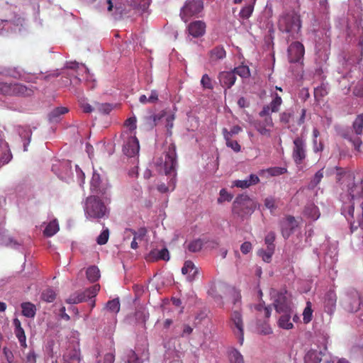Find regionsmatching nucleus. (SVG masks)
<instances>
[{"label": "nucleus", "mask_w": 363, "mask_h": 363, "mask_svg": "<svg viewBox=\"0 0 363 363\" xmlns=\"http://www.w3.org/2000/svg\"><path fill=\"white\" fill-rule=\"evenodd\" d=\"M278 26L281 31L289 34V37L296 38L301 28L300 16L294 11L283 13Z\"/></svg>", "instance_id": "7ed1b4c3"}, {"label": "nucleus", "mask_w": 363, "mask_h": 363, "mask_svg": "<svg viewBox=\"0 0 363 363\" xmlns=\"http://www.w3.org/2000/svg\"><path fill=\"white\" fill-rule=\"evenodd\" d=\"M264 206L266 208L270 210L271 212L277 208L276 202L274 198L269 196L265 199Z\"/></svg>", "instance_id": "bf43d9fd"}, {"label": "nucleus", "mask_w": 363, "mask_h": 363, "mask_svg": "<svg viewBox=\"0 0 363 363\" xmlns=\"http://www.w3.org/2000/svg\"><path fill=\"white\" fill-rule=\"evenodd\" d=\"M274 247H270V248L267 247V250H264L263 249L258 250L257 254L259 257H262L264 262L269 263L271 261L272 256L274 254Z\"/></svg>", "instance_id": "4c0bfd02"}, {"label": "nucleus", "mask_w": 363, "mask_h": 363, "mask_svg": "<svg viewBox=\"0 0 363 363\" xmlns=\"http://www.w3.org/2000/svg\"><path fill=\"white\" fill-rule=\"evenodd\" d=\"M268 172L272 176H278L286 172V169L282 167H274L269 169Z\"/></svg>", "instance_id": "69168bd1"}, {"label": "nucleus", "mask_w": 363, "mask_h": 363, "mask_svg": "<svg viewBox=\"0 0 363 363\" xmlns=\"http://www.w3.org/2000/svg\"><path fill=\"white\" fill-rule=\"evenodd\" d=\"M11 154L8 151L2 153L0 157V167L8 163L11 159Z\"/></svg>", "instance_id": "338daca9"}, {"label": "nucleus", "mask_w": 363, "mask_h": 363, "mask_svg": "<svg viewBox=\"0 0 363 363\" xmlns=\"http://www.w3.org/2000/svg\"><path fill=\"white\" fill-rule=\"evenodd\" d=\"M99 290V284H95L84 291H77L71 294L69 297L66 299V303L69 304H77L86 301L89 298L95 297Z\"/></svg>", "instance_id": "9d476101"}, {"label": "nucleus", "mask_w": 363, "mask_h": 363, "mask_svg": "<svg viewBox=\"0 0 363 363\" xmlns=\"http://www.w3.org/2000/svg\"><path fill=\"white\" fill-rule=\"evenodd\" d=\"M340 303L345 311L354 313L360 308L362 301L357 291L350 289L342 295Z\"/></svg>", "instance_id": "6e6552de"}, {"label": "nucleus", "mask_w": 363, "mask_h": 363, "mask_svg": "<svg viewBox=\"0 0 363 363\" xmlns=\"http://www.w3.org/2000/svg\"><path fill=\"white\" fill-rule=\"evenodd\" d=\"M187 122L186 124V129L189 130H194L197 128L199 125V121L197 117L191 113H187Z\"/></svg>", "instance_id": "473e14b6"}, {"label": "nucleus", "mask_w": 363, "mask_h": 363, "mask_svg": "<svg viewBox=\"0 0 363 363\" xmlns=\"http://www.w3.org/2000/svg\"><path fill=\"white\" fill-rule=\"evenodd\" d=\"M3 354L9 363H12L14 360V355L12 351L8 347H5L3 348Z\"/></svg>", "instance_id": "052dcab7"}, {"label": "nucleus", "mask_w": 363, "mask_h": 363, "mask_svg": "<svg viewBox=\"0 0 363 363\" xmlns=\"http://www.w3.org/2000/svg\"><path fill=\"white\" fill-rule=\"evenodd\" d=\"M7 75L14 79H26L22 73L21 72V71L18 70L17 68L9 69L7 71Z\"/></svg>", "instance_id": "5fc2aeb1"}, {"label": "nucleus", "mask_w": 363, "mask_h": 363, "mask_svg": "<svg viewBox=\"0 0 363 363\" xmlns=\"http://www.w3.org/2000/svg\"><path fill=\"white\" fill-rule=\"evenodd\" d=\"M272 98L269 104L264 106L262 110L259 113L258 118L252 123L256 130L262 135L270 137L272 128L274 123L271 116L272 113H276L279 111L282 104L281 97L277 93L272 92Z\"/></svg>", "instance_id": "f257e3e1"}, {"label": "nucleus", "mask_w": 363, "mask_h": 363, "mask_svg": "<svg viewBox=\"0 0 363 363\" xmlns=\"http://www.w3.org/2000/svg\"><path fill=\"white\" fill-rule=\"evenodd\" d=\"M353 93L357 96L363 97V79L355 86Z\"/></svg>", "instance_id": "e2e57ef3"}, {"label": "nucleus", "mask_w": 363, "mask_h": 363, "mask_svg": "<svg viewBox=\"0 0 363 363\" xmlns=\"http://www.w3.org/2000/svg\"><path fill=\"white\" fill-rule=\"evenodd\" d=\"M140 145L135 136H129L124 142L123 146V153L128 157H134L138 155Z\"/></svg>", "instance_id": "2eb2a0df"}, {"label": "nucleus", "mask_w": 363, "mask_h": 363, "mask_svg": "<svg viewBox=\"0 0 363 363\" xmlns=\"http://www.w3.org/2000/svg\"><path fill=\"white\" fill-rule=\"evenodd\" d=\"M207 316V313L206 311H199L194 317V326L196 327L201 322L205 319Z\"/></svg>", "instance_id": "4d7b16f0"}, {"label": "nucleus", "mask_w": 363, "mask_h": 363, "mask_svg": "<svg viewBox=\"0 0 363 363\" xmlns=\"http://www.w3.org/2000/svg\"><path fill=\"white\" fill-rule=\"evenodd\" d=\"M58 223L55 220L50 221L45 227L43 233L47 237L53 236L59 230Z\"/></svg>", "instance_id": "7c9ffc66"}, {"label": "nucleus", "mask_w": 363, "mask_h": 363, "mask_svg": "<svg viewBox=\"0 0 363 363\" xmlns=\"http://www.w3.org/2000/svg\"><path fill=\"white\" fill-rule=\"evenodd\" d=\"M203 246V242L201 239H196L191 241L188 245L187 249L191 252H199Z\"/></svg>", "instance_id": "a19ab883"}, {"label": "nucleus", "mask_w": 363, "mask_h": 363, "mask_svg": "<svg viewBox=\"0 0 363 363\" xmlns=\"http://www.w3.org/2000/svg\"><path fill=\"white\" fill-rule=\"evenodd\" d=\"M347 139L352 143L354 149L359 151L362 145L361 139L358 137H349Z\"/></svg>", "instance_id": "0e129e2a"}, {"label": "nucleus", "mask_w": 363, "mask_h": 363, "mask_svg": "<svg viewBox=\"0 0 363 363\" xmlns=\"http://www.w3.org/2000/svg\"><path fill=\"white\" fill-rule=\"evenodd\" d=\"M278 319V325L279 328L285 330H290L294 328V324L291 321V315H293V310L291 312H282Z\"/></svg>", "instance_id": "393cba45"}, {"label": "nucleus", "mask_w": 363, "mask_h": 363, "mask_svg": "<svg viewBox=\"0 0 363 363\" xmlns=\"http://www.w3.org/2000/svg\"><path fill=\"white\" fill-rule=\"evenodd\" d=\"M274 240H275V235L273 232H270L266 235L264 240H265V243L267 245L268 248H270V247L274 248V245L273 244Z\"/></svg>", "instance_id": "680f3d73"}, {"label": "nucleus", "mask_w": 363, "mask_h": 363, "mask_svg": "<svg viewBox=\"0 0 363 363\" xmlns=\"http://www.w3.org/2000/svg\"><path fill=\"white\" fill-rule=\"evenodd\" d=\"M125 355L127 359L125 363H142L133 350H128Z\"/></svg>", "instance_id": "49530a36"}, {"label": "nucleus", "mask_w": 363, "mask_h": 363, "mask_svg": "<svg viewBox=\"0 0 363 363\" xmlns=\"http://www.w3.org/2000/svg\"><path fill=\"white\" fill-rule=\"evenodd\" d=\"M32 133L30 129H23L21 132H20V135L21 138H27L28 140L27 142H24L23 146H24V150H27V146L29 144L30 141V137H31Z\"/></svg>", "instance_id": "13d9d810"}, {"label": "nucleus", "mask_w": 363, "mask_h": 363, "mask_svg": "<svg viewBox=\"0 0 363 363\" xmlns=\"http://www.w3.org/2000/svg\"><path fill=\"white\" fill-rule=\"evenodd\" d=\"M328 93V87L324 84H322L314 89V96L317 100H320L322 97L327 95Z\"/></svg>", "instance_id": "c03bdc74"}, {"label": "nucleus", "mask_w": 363, "mask_h": 363, "mask_svg": "<svg viewBox=\"0 0 363 363\" xmlns=\"http://www.w3.org/2000/svg\"><path fill=\"white\" fill-rule=\"evenodd\" d=\"M56 293L52 289H47L42 293V298L46 302L51 303L55 301Z\"/></svg>", "instance_id": "79ce46f5"}, {"label": "nucleus", "mask_w": 363, "mask_h": 363, "mask_svg": "<svg viewBox=\"0 0 363 363\" xmlns=\"http://www.w3.org/2000/svg\"><path fill=\"white\" fill-rule=\"evenodd\" d=\"M242 131V128L239 125H234L232 127L230 131H228L226 128L223 129V134L224 138H225V135L228 134V138H231V137L234 135L238 134Z\"/></svg>", "instance_id": "603ef678"}, {"label": "nucleus", "mask_w": 363, "mask_h": 363, "mask_svg": "<svg viewBox=\"0 0 363 363\" xmlns=\"http://www.w3.org/2000/svg\"><path fill=\"white\" fill-rule=\"evenodd\" d=\"M68 112L66 107L60 106L54 108L48 115L50 121H56L57 118Z\"/></svg>", "instance_id": "2f4dec72"}, {"label": "nucleus", "mask_w": 363, "mask_h": 363, "mask_svg": "<svg viewBox=\"0 0 363 363\" xmlns=\"http://www.w3.org/2000/svg\"><path fill=\"white\" fill-rule=\"evenodd\" d=\"M321 361H323V363H333L335 362L336 357L327 354L326 349H325V352L311 349L306 352L304 357V363H320Z\"/></svg>", "instance_id": "9b49d317"}, {"label": "nucleus", "mask_w": 363, "mask_h": 363, "mask_svg": "<svg viewBox=\"0 0 363 363\" xmlns=\"http://www.w3.org/2000/svg\"><path fill=\"white\" fill-rule=\"evenodd\" d=\"M233 72H235V75L238 74L242 78H248L250 76V69L245 65L238 66L234 68Z\"/></svg>", "instance_id": "ea45409f"}, {"label": "nucleus", "mask_w": 363, "mask_h": 363, "mask_svg": "<svg viewBox=\"0 0 363 363\" xmlns=\"http://www.w3.org/2000/svg\"><path fill=\"white\" fill-rule=\"evenodd\" d=\"M206 23L202 21H195L188 26V33L194 38H199L204 35Z\"/></svg>", "instance_id": "aec40b11"}, {"label": "nucleus", "mask_w": 363, "mask_h": 363, "mask_svg": "<svg viewBox=\"0 0 363 363\" xmlns=\"http://www.w3.org/2000/svg\"><path fill=\"white\" fill-rule=\"evenodd\" d=\"M337 296L334 290H329L324 296L323 306L325 311L332 315L336 308Z\"/></svg>", "instance_id": "a211bd4d"}, {"label": "nucleus", "mask_w": 363, "mask_h": 363, "mask_svg": "<svg viewBox=\"0 0 363 363\" xmlns=\"http://www.w3.org/2000/svg\"><path fill=\"white\" fill-rule=\"evenodd\" d=\"M228 356L230 363H244L242 355L236 349H232Z\"/></svg>", "instance_id": "e433bc0d"}, {"label": "nucleus", "mask_w": 363, "mask_h": 363, "mask_svg": "<svg viewBox=\"0 0 363 363\" xmlns=\"http://www.w3.org/2000/svg\"><path fill=\"white\" fill-rule=\"evenodd\" d=\"M145 259L147 262H151L158 260L167 261L169 259V251L166 247L161 250L153 249L147 254Z\"/></svg>", "instance_id": "6ab92c4d"}, {"label": "nucleus", "mask_w": 363, "mask_h": 363, "mask_svg": "<svg viewBox=\"0 0 363 363\" xmlns=\"http://www.w3.org/2000/svg\"><path fill=\"white\" fill-rule=\"evenodd\" d=\"M201 84L204 89H212L213 87L211 79L206 74L203 75L201 79Z\"/></svg>", "instance_id": "864d4df0"}, {"label": "nucleus", "mask_w": 363, "mask_h": 363, "mask_svg": "<svg viewBox=\"0 0 363 363\" xmlns=\"http://www.w3.org/2000/svg\"><path fill=\"white\" fill-rule=\"evenodd\" d=\"M108 238L109 230L108 228H106L97 237L96 242L100 245H105L108 242Z\"/></svg>", "instance_id": "de8ad7c7"}, {"label": "nucleus", "mask_w": 363, "mask_h": 363, "mask_svg": "<svg viewBox=\"0 0 363 363\" xmlns=\"http://www.w3.org/2000/svg\"><path fill=\"white\" fill-rule=\"evenodd\" d=\"M363 195V179L360 176L354 177L350 179L347 185V192L341 194L340 198L344 206L342 212L345 213L347 211L349 216L353 217L354 204H350V201L354 199L361 198Z\"/></svg>", "instance_id": "f03ea898"}, {"label": "nucleus", "mask_w": 363, "mask_h": 363, "mask_svg": "<svg viewBox=\"0 0 363 363\" xmlns=\"http://www.w3.org/2000/svg\"><path fill=\"white\" fill-rule=\"evenodd\" d=\"M226 52L223 48L216 47L211 51V60H219L225 57Z\"/></svg>", "instance_id": "c9c22d12"}, {"label": "nucleus", "mask_w": 363, "mask_h": 363, "mask_svg": "<svg viewBox=\"0 0 363 363\" xmlns=\"http://www.w3.org/2000/svg\"><path fill=\"white\" fill-rule=\"evenodd\" d=\"M203 9L201 0H188L183 6V15L191 16L201 13Z\"/></svg>", "instance_id": "dca6fc26"}, {"label": "nucleus", "mask_w": 363, "mask_h": 363, "mask_svg": "<svg viewBox=\"0 0 363 363\" xmlns=\"http://www.w3.org/2000/svg\"><path fill=\"white\" fill-rule=\"evenodd\" d=\"M292 158L296 164H301L306 157V140L297 137L293 141Z\"/></svg>", "instance_id": "f8f14e48"}, {"label": "nucleus", "mask_w": 363, "mask_h": 363, "mask_svg": "<svg viewBox=\"0 0 363 363\" xmlns=\"http://www.w3.org/2000/svg\"><path fill=\"white\" fill-rule=\"evenodd\" d=\"M22 314L27 318H34L36 313L35 306L30 302L21 303Z\"/></svg>", "instance_id": "bb28decb"}, {"label": "nucleus", "mask_w": 363, "mask_h": 363, "mask_svg": "<svg viewBox=\"0 0 363 363\" xmlns=\"http://www.w3.org/2000/svg\"><path fill=\"white\" fill-rule=\"evenodd\" d=\"M357 219L359 227L363 229V202L360 205L359 209L357 210Z\"/></svg>", "instance_id": "774afa93"}, {"label": "nucleus", "mask_w": 363, "mask_h": 363, "mask_svg": "<svg viewBox=\"0 0 363 363\" xmlns=\"http://www.w3.org/2000/svg\"><path fill=\"white\" fill-rule=\"evenodd\" d=\"M313 317L312 304L310 301L306 302V306L303 312V320L305 323L311 321Z\"/></svg>", "instance_id": "58836bf2"}, {"label": "nucleus", "mask_w": 363, "mask_h": 363, "mask_svg": "<svg viewBox=\"0 0 363 363\" xmlns=\"http://www.w3.org/2000/svg\"><path fill=\"white\" fill-rule=\"evenodd\" d=\"M298 227V222L293 216H287L281 223V233L283 237L288 238Z\"/></svg>", "instance_id": "f3484780"}, {"label": "nucleus", "mask_w": 363, "mask_h": 363, "mask_svg": "<svg viewBox=\"0 0 363 363\" xmlns=\"http://www.w3.org/2000/svg\"><path fill=\"white\" fill-rule=\"evenodd\" d=\"M256 0H250L248 1L247 4L240 11L239 16L242 19H247L249 18L253 11H254V6L255 4Z\"/></svg>", "instance_id": "cd10ccee"}, {"label": "nucleus", "mask_w": 363, "mask_h": 363, "mask_svg": "<svg viewBox=\"0 0 363 363\" xmlns=\"http://www.w3.org/2000/svg\"><path fill=\"white\" fill-rule=\"evenodd\" d=\"M228 135L227 134L225 138L226 145L233 150L235 152H239L241 150L240 145L236 140H232L231 138H228Z\"/></svg>", "instance_id": "8fccbe9b"}, {"label": "nucleus", "mask_w": 363, "mask_h": 363, "mask_svg": "<svg viewBox=\"0 0 363 363\" xmlns=\"http://www.w3.org/2000/svg\"><path fill=\"white\" fill-rule=\"evenodd\" d=\"M304 215L313 220H316L320 217V211L313 203H308L305 207Z\"/></svg>", "instance_id": "a878e982"}, {"label": "nucleus", "mask_w": 363, "mask_h": 363, "mask_svg": "<svg viewBox=\"0 0 363 363\" xmlns=\"http://www.w3.org/2000/svg\"><path fill=\"white\" fill-rule=\"evenodd\" d=\"M35 87L27 86L21 83H6L0 82V94L10 96H30Z\"/></svg>", "instance_id": "39448f33"}, {"label": "nucleus", "mask_w": 363, "mask_h": 363, "mask_svg": "<svg viewBox=\"0 0 363 363\" xmlns=\"http://www.w3.org/2000/svg\"><path fill=\"white\" fill-rule=\"evenodd\" d=\"M135 315L136 320L142 323H145L149 318V314L145 310H138Z\"/></svg>", "instance_id": "3c124183"}, {"label": "nucleus", "mask_w": 363, "mask_h": 363, "mask_svg": "<svg viewBox=\"0 0 363 363\" xmlns=\"http://www.w3.org/2000/svg\"><path fill=\"white\" fill-rule=\"evenodd\" d=\"M106 308L113 313H118L120 311V302L118 298L108 301L106 303Z\"/></svg>", "instance_id": "a18cd8bd"}, {"label": "nucleus", "mask_w": 363, "mask_h": 363, "mask_svg": "<svg viewBox=\"0 0 363 363\" xmlns=\"http://www.w3.org/2000/svg\"><path fill=\"white\" fill-rule=\"evenodd\" d=\"M233 199V195L229 194L226 189H222L219 193V197L218 198V203H221L224 201H230Z\"/></svg>", "instance_id": "09e8293b"}, {"label": "nucleus", "mask_w": 363, "mask_h": 363, "mask_svg": "<svg viewBox=\"0 0 363 363\" xmlns=\"http://www.w3.org/2000/svg\"><path fill=\"white\" fill-rule=\"evenodd\" d=\"M168 350H172L177 357H180L181 344L179 338H172L167 342Z\"/></svg>", "instance_id": "c756f323"}, {"label": "nucleus", "mask_w": 363, "mask_h": 363, "mask_svg": "<svg viewBox=\"0 0 363 363\" xmlns=\"http://www.w3.org/2000/svg\"><path fill=\"white\" fill-rule=\"evenodd\" d=\"M255 309L258 311L259 316H264L266 318H269L271 315V308L264 306V302H260L255 306Z\"/></svg>", "instance_id": "f704fd0d"}, {"label": "nucleus", "mask_w": 363, "mask_h": 363, "mask_svg": "<svg viewBox=\"0 0 363 363\" xmlns=\"http://www.w3.org/2000/svg\"><path fill=\"white\" fill-rule=\"evenodd\" d=\"M84 213L87 219L99 220L106 216L108 211L99 197L91 196L86 199Z\"/></svg>", "instance_id": "20e7f679"}, {"label": "nucleus", "mask_w": 363, "mask_h": 363, "mask_svg": "<svg viewBox=\"0 0 363 363\" xmlns=\"http://www.w3.org/2000/svg\"><path fill=\"white\" fill-rule=\"evenodd\" d=\"M13 324L14 326V333L18 338L21 346L23 348H26V336L25 331L21 326V321L18 318H14L13 320Z\"/></svg>", "instance_id": "b1692460"}, {"label": "nucleus", "mask_w": 363, "mask_h": 363, "mask_svg": "<svg viewBox=\"0 0 363 363\" xmlns=\"http://www.w3.org/2000/svg\"><path fill=\"white\" fill-rule=\"evenodd\" d=\"M305 50L299 42L292 43L288 48V57L291 63L300 62L304 55Z\"/></svg>", "instance_id": "4468645a"}, {"label": "nucleus", "mask_w": 363, "mask_h": 363, "mask_svg": "<svg viewBox=\"0 0 363 363\" xmlns=\"http://www.w3.org/2000/svg\"><path fill=\"white\" fill-rule=\"evenodd\" d=\"M273 305L278 313L291 312L293 310L291 295L285 290L271 291Z\"/></svg>", "instance_id": "0eeeda50"}, {"label": "nucleus", "mask_w": 363, "mask_h": 363, "mask_svg": "<svg viewBox=\"0 0 363 363\" xmlns=\"http://www.w3.org/2000/svg\"><path fill=\"white\" fill-rule=\"evenodd\" d=\"M323 177V169H320L315 174L314 177L308 184V188L311 189H314L320 182Z\"/></svg>", "instance_id": "37998d69"}, {"label": "nucleus", "mask_w": 363, "mask_h": 363, "mask_svg": "<svg viewBox=\"0 0 363 363\" xmlns=\"http://www.w3.org/2000/svg\"><path fill=\"white\" fill-rule=\"evenodd\" d=\"M183 275H186V281L191 282L199 274V270L191 261H186L183 265Z\"/></svg>", "instance_id": "4be33fe9"}, {"label": "nucleus", "mask_w": 363, "mask_h": 363, "mask_svg": "<svg viewBox=\"0 0 363 363\" xmlns=\"http://www.w3.org/2000/svg\"><path fill=\"white\" fill-rule=\"evenodd\" d=\"M218 79L221 86L224 88L229 89L234 85L236 81L235 72H221L218 74Z\"/></svg>", "instance_id": "412c9836"}, {"label": "nucleus", "mask_w": 363, "mask_h": 363, "mask_svg": "<svg viewBox=\"0 0 363 363\" xmlns=\"http://www.w3.org/2000/svg\"><path fill=\"white\" fill-rule=\"evenodd\" d=\"M231 328L238 337L240 345L244 341V329L242 315L239 311H235L231 314Z\"/></svg>", "instance_id": "ddd939ff"}, {"label": "nucleus", "mask_w": 363, "mask_h": 363, "mask_svg": "<svg viewBox=\"0 0 363 363\" xmlns=\"http://www.w3.org/2000/svg\"><path fill=\"white\" fill-rule=\"evenodd\" d=\"M257 203L247 195H240L236 197L233 203V212L240 217L251 215Z\"/></svg>", "instance_id": "423d86ee"}, {"label": "nucleus", "mask_w": 363, "mask_h": 363, "mask_svg": "<svg viewBox=\"0 0 363 363\" xmlns=\"http://www.w3.org/2000/svg\"><path fill=\"white\" fill-rule=\"evenodd\" d=\"M353 130L357 135L363 134V113L357 116L353 122Z\"/></svg>", "instance_id": "72a5a7b5"}, {"label": "nucleus", "mask_w": 363, "mask_h": 363, "mask_svg": "<svg viewBox=\"0 0 363 363\" xmlns=\"http://www.w3.org/2000/svg\"><path fill=\"white\" fill-rule=\"evenodd\" d=\"M86 278L91 282L96 281L100 277V272L97 267L91 266L89 267L86 272Z\"/></svg>", "instance_id": "c85d7f7f"}, {"label": "nucleus", "mask_w": 363, "mask_h": 363, "mask_svg": "<svg viewBox=\"0 0 363 363\" xmlns=\"http://www.w3.org/2000/svg\"><path fill=\"white\" fill-rule=\"evenodd\" d=\"M155 164L158 171L165 175H171L174 173L176 165V157L174 150L164 153L156 162Z\"/></svg>", "instance_id": "1a4fd4ad"}, {"label": "nucleus", "mask_w": 363, "mask_h": 363, "mask_svg": "<svg viewBox=\"0 0 363 363\" xmlns=\"http://www.w3.org/2000/svg\"><path fill=\"white\" fill-rule=\"evenodd\" d=\"M259 182V177L256 174H250L245 179H238L233 182V186L240 189H246L252 185L256 184Z\"/></svg>", "instance_id": "5701e85b"}, {"label": "nucleus", "mask_w": 363, "mask_h": 363, "mask_svg": "<svg viewBox=\"0 0 363 363\" xmlns=\"http://www.w3.org/2000/svg\"><path fill=\"white\" fill-rule=\"evenodd\" d=\"M130 232L134 235V240H142L147 233V230L144 228H140L137 232L133 230H130Z\"/></svg>", "instance_id": "6e6d98bb"}]
</instances>
